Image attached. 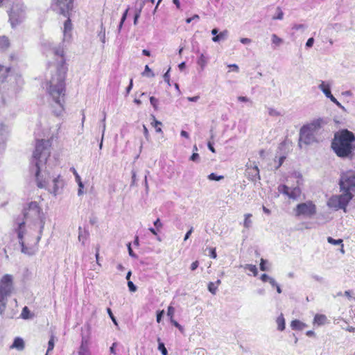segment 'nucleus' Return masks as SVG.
<instances>
[{
	"instance_id": "nucleus-46",
	"label": "nucleus",
	"mask_w": 355,
	"mask_h": 355,
	"mask_svg": "<svg viewBox=\"0 0 355 355\" xmlns=\"http://www.w3.org/2000/svg\"><path fill=\"white\" fill-rule=\"evenodd\" d=\"M306 28V25H304V24H295V25L293 26V29H295V30H296V31H298V30L304 31Z\"/></svg>"
},
{
	"instance_id": "nucleus-35",
	"label": "nucleus",
	"mask_w": 355,
	"mask_h": 355,
	"mask_svg": "<svg viewBox=\"0 0 355 355\" xmlns=\"http://www.w3.org/2000/svg\"><path fill=\"white\" fill-rule=\"evenodd\" d=\"M208 290L211 293L215 295L217 291V286H216L214 282H209L208 284Z\"/></svg>"
},
{
	"instance_id": "nucleus-3",
	"label": "nucleus",
	"mask_w": 355,
	"mask_h": 355,
	"mask_svg": "<svg viewBox=\"0 0 355 355\" xmlns=\"http://www.w3.org/2000/svg\"><path fill=\"white\" fill-rule=\"evenodd\" d=\"M42 215L43 214L41 209L36 202H30L28 207L24 209V216L26 220L30 218L33 220H40L41 222L40 235L35 238V241L33 243L28 242L26 244L23 239L25 230V222L21 221L18 223V226L15 230L17 234L19 243L21 247V251L25 254L31 256L35 254L37 250V244L41 239V234L44 225V222L42 219Z\"/></svg>"
},
{
	"instance_id": "nucleus-9",
	"label": "nucleus",
	"mask_w": 355,
	"mask_h": 355,
	"mask_svg": "<svg viewBox=\"0 0 355 355\" xmlns=\"http://www.w3.org/2000/svg\"><path fill=\"white\" fill-rule=\"evenodd\" d=\"M12 277L10 275H5L0 281V297L7 299V296L11 292Z\"/></svg>"
},
{
	"instance_id": "nucleus-4",
	"label": "nucleus",
	"mask_w": 355,
	"mask_h": 355,
	"mask_svg": "<svg viewBox=\"0 0 355 355\" xmlns=\"http://www.w3.org/2000/svg\"><path fill=\"white\" fill-rule=\"evenodd\" d=\"M331 148L336 155L343 159L352 160L355 156V135L347 129L334 134Z\"/></svg>"
},
{
	"instance_id": "nucleus-1",
	"label": "nucleus",
	"mask_w": 355,
	"mask_h": 355,
	"mask_svg": "<svg viewBox=\"0 0 355 355\" xmlns=\"http://www.w3.org/2000/svg\"><path fill=\"white\" fill-rule=\"evenodd\" d=\"M51 141L37 140L31 159V171L35 176L37 187L47 188L57 195L62 189L64 182L60 175H51L47 170L46 162L51 155Z\"/></svg>"
},
{
	"instance_id": "nucleus-63",
	"label": "nucleus",
	"mask_w": 355,
	"mask_h": 355,
	"mask_svg": "<svg viewBox=\"0 0 355 355\" xmlns=\"http://www.w3.org/2000/svg\"><path fill=\"white\" fill-rule=\"evenodd\" d=\"M311 277L313 279H315V281L319 282H322L323 279H324L323 277H322L320 276H318V275H312Z\"/></svg>"
},
{
	"instance_id": "nucleus-37",
	"label": "nucleus",
	"mask_w": 355,
	"mask_h": 355,
	"mask_svg": "<svg viewBox=\"0 0 355 355\" xmlns=\"http://www.w3.org/2000/svg\"><path fill=\"white\" fill-rule=\"evenodd\" d=\"M6 302L7 299L0 297V314H3L6 308Z\"/></svg>"
},
{
	"instance_id": "nucleus-25",
	"label": "nucleus",
	"mask_w": 355,
	"mask_h": 355,
	"mask_svg": "<svg viewBox=\"0 0 355 355\" xmlns=\"http://www.w3.org/2000/svg\"><path fill=\"white\" fill-rule=\"evenodd\" d=\"M327 320V317L324 315L317 314L314 317V322L319 325L323 324Z\"/></svg>"
},
{
	"instance_id": "nucleus-62",
	"label": "nucleus",
	"mask_w": 355,
	"mask_h": 355,
	"mask_svg": "<svg viewBox=\"0 0 355 355\" xmlns=\"http://www.w3.org/2000/svg\"><path fill=\"white\" fill-rule=\"evenodd\" d=\"M193 231V227H191L190 228V230L186 233L184 238V241H187L189 238V236L192 234Z\"/></svg>"
},
{
	"instance_id": "nucleus-45",
	"label": "nucleus",
	"mask_w": 355,
	"mask_h": 355,
	"mask_svg": "<svg viewBox=\"0 0 355 355\" xmlns=\"http://www.w3.org/2000/svg\"><path fill=\"white\" fill-rule=\"evenodd\" d=\"M150 104L153 105V107L157 110V103H158V100L155 98L154 96H151L150 98Z\"/></svg>"
},
{
	"instance_id": "nucleus-29",
	"label": "nucleus",
	"mask_w": 355,
	"mask_h": 355,
	"mask_svg": "<svg viewBox=\"0 0 355 355\" xmlns=\"http://www.w3.org/2000/svg\"><path fill=\"white\" fill-rule=\"evenodd\" d=\"M272 42L275 46H279L283 43V40L279 37L276 34L272 35Z\"/></svg>"
},
{
	"instance_id": "nucleus-41",
	"label": "nucleus",
	"mask_w": 355,
	"mask_h": 355,
	"mask_svg": "<svg viewBox=\"0 0 355 355\" xmlns=\"http://www.w3.org/2000/svg\"><path fill=\"white\" fill-rule=\"evenodd\" d=\"M277 15L274 16L272 17V19H280V20L282 19H283V16H284V13H283L282 9L279 7H278L277 8Z\"/></svg>"
},
{
	"instance_id": "nucleus-10",
	"label": "nucleus",
	"mask_w": 355,
	"mask_h": 355,
	"mask_svg": "<svg viewBox=\"0 0 355 355\" xmlns=\"http://www.w3.org/2000/svg\"><path fill=\"white\" fill-rule=\"evenodd\" d=\"M315 141V132L308 130L306 128L302 127L300 131L299 146L304 143L306 145L313 144Z\"/></svg>"
},
{
	"instance_id": "nucleus-11",
	"label": "nucleus",
	"mask_w": 355,
	"mask_h": 355,
	"mask_svg": "<svg viewBox=\"0 0 355 355\" xmlns=\"http://www.w3.org/2000/svg\"><path fill=\"white\" fill-rule=\"evenodd\" d=\"M67 17V19L64 23V28H63V41L69 42L71 38V31H72V24L71 21L69 18V15Z\"/></svg>"
},
{
	"instance_id": "nucleus-51",
	"label": "nucleus",
	"mask_w": 355,
	"mask_h": 355,
	"mask_svg": "<svg viewBox=\"0 0 355 355\" xmlns=\"http://www.w3.org/2000/svg\"><path fill=\"white\" fill-rule=\"evenodd\" d=\"M209 257L212 259H216L217 257L215 248H209Z\"/></svg>"
},
{
	"instance_id": "nucleus-61",
	"label": "nucleus",
	"mask_w": 355,
	"mask_h": 355,
	"mask_svg": "<svg viewBox=\"0 0 355 355\" xmlns=\"http://www.w3.org/2000/svg\"><path fill=\"white\" fill-rule=\"evenodd\" d=\"M240 42L243 44H249L251 43L252 40L249 38L243 37L241 38Z\"/></svg>"
},
{
	"instance_id": "nucleus-8",
	"label": "nucleus",
	"mask_w": 355,
	"mask_h": 355,
	"mask_svg": "<svg viewBox=\"0 0 355 355\" xmlns=\"http://www.w3.org/2000/svg\"><path fill=\"white\" fill-rule=\"evenodd\" d=\"M73 0H53L51 7L57 13L68 17L73 9Z\"/></svg>"
},
{
	"instance_id": "nucleus-7",
	"label": "nucleus",
	"mask_w": 355,
	"mask_h": 355,
	"mask_svg": "<svg viewBox=\"0 0 355 355\" xmlns=\"http://www.w3.org/2000/svg\"><path fill=\"white\" fill-rule=\"evenodd\" d=\"M340 190L354 191L355 189V171H348L340 175L339 181Z\"/></svg>"
},
{
	"instance_id": "nucleus-52",
	"label": "nucleus",
	"mask_w": 355,
	"mask_h": 355,
	"mask_svg": "<svg viewBox=\"0 0 355 355\" xmlns=\"http://www.w3.org/2000/svg\"><path fill=\"white\" fill-rule=\"evenodd\" d=\"M105 118H106V116H105V114H104V117L101 121L102 123V128H103V130H102V139H103V137H104V134H105V127H106V125H105Z\"/></svg>"
},
{
	"instance_id": "nucleus-32",
	"label": "nucleus",
	"mask_w": 355,
	"mask_h": 355,
	"mask_svg": "<svg viewBox=\"0 0 355 355\" xmlns=\"http://www.w3.org/2000/svg\"><path fill=\"white\" fill-rule=\"evenodd\" d=\"M142 75L146 76L147 77H154L155 76L154 73L149 68L148 65L145 66L144 71L142 73Z\"/></svg>"
},
{
	"instance_id": "nucleus-28",
	"label": "nucleus",
	"mask_w": 355,
	"mask_h": 355,
	"mask_svg": "<svg viewBox=\"0 0 355 355\" xmlns=\"http://www.w3.org/2000/svg\"><path fill=\"white\" fill-rule=\"evenodd\" d=\"M290 189H291L290 187H288V186H286L285 184H281L278 187L279 192H280L287 196H288Z\"/></svg>"
},
{
	"instance_id": "nucleus-48",
	"label": "nucleus",
	"mask_w": 355,
	"mask_h": 355,
	"mask_svg": "<svg viewBox=\"0 0 355 355\" xmlns=\"http://www.w3.org/2000/svg\"><path fill=\"white\" fill-rule=\"evenodd\" d=\"M128 286L131 292H135L137 291V286L130 280L128 282Z\"/></svg>"
},
{
	"instance_id": "nucleus-44",
	"label": "nucleus",
	"mask_w": 355,
	"mask_h": 355,
	"mask_svg": "<svg viewBox=\"0 0 355 355\" xmlns=\"http://www.w3.org/2000/svg\"><path fill=\"white\" fill-rule=\"evenodd\" d=\"M170 70H171V68H169L167 71L164 74L163 76V78H164V80L166 83H167L168 85V86H171V83H170V75H169V72H170Z\"/></svg>"
},
{
	"instance_id": "nucleus-50",
	"label": "nucleus",
	"mask_w": 355,
	"mask_h": 355,
	"mask_svg": "<svg viewBox=\"0 0 355 355\" xmlns=\"http://www.w3.org/2000/svg\"><path fill=\"white\" fill-rule=\"evenodd\" d=\"M268 114L269 115L272 116H277L280 115L279 112L273 108L268 109Z\"/></svg>"
},
{
	"instance_id": "nucleus-31",
	"label": "nucleus",
	"mask_w": 355,
	"mask_h": 355,
	"mask_svg": "<svg viewBox=\"0 0 355 355\" xmlns=\"http://www.w3.org/2000/svg\"><path fill=\"white\" fill-rule=\"evenodd\" d=\"M9 40L6 36H2L0 37V45L3 47L7 48L9 46Z\"/></svg>"
},
{
	"instance_id": "nucleus-60",
	"label": "nucleus",
	"mask_w": 355,
	"mask_h": 355,
	"mask_svg": "<svg viewBox=\"0 0 355 355\" xmlns=\"http://www.w3.org/2000/svg\"><path fill=\"white\" fill-rule=\"evenodd\" d=\"M271 278L272 277H269L267 274H263L261 276V279L263 282H269L270 279H271Z\"/></svg>"
},
{
	"instance_id": "nucleus-26",
	"label": "nucleus",
	"mask_w": 355,
	"mask_h": 355,
	"mask_svg": "<svg viewBox=\"0 0 355 355\" xmlns=\"http://www.w3.org/2000/svg\"><path fill=\"white\" fill-rule=\"evenodd\" d=\"M158 350H159L162 355H168V351L165 347L164 343L161 341L160 338H157Z\"/></svg>"
},
{
	"instance_id": "nucleus-15",
	"label": "nucleus",
	"mask_w": 355,
	"mask_h": 355,
	"mask_svg": "<svg viewBox=\"0 0 355 355\" xmlns=\"http://www.w3.org/2000/svg\"><path fill=\"white\" fill-rule=\"evenodd\" d=\"M9 128L5 125H0V143L3 144L8 139Z\"/></svg>"
},
{
	"instance_id": "nucleus-58",
	"label": "nucleus",
	"mask_w": 355,
	"mask_h": 355,
	"mask_svg": "<svg viewBox=\"0 0 355 355\" xmlns=\"http://www.w3.org/2000/svg\"><path fill=\"white\" fill-rule=\"evenodd\" d=\"M143 130H144V137L145 138L148 140L149 139V137H150V135H149V132H148V130L146 128V126L145 125H143Z\"/></svg>"
},
{
	"instance_id": "nucleus-19",
	"label": "nucleus",
	"mask_w": 355,
	"mask_h": 355,
	"mask_svg": "<svg viewBox=\"0 0 355 355\" xmlns=\"http://www.w3.org/2000/svg\"><path fill=\"white\" fill-rule=\"evenodd\" d=\"M11 348H15L18 350H22L24 348V342L21 338H16L14 340Z\"/></svg>"
},
{
	"instance_id": "nucleus-39",
	"label": "nucleus",
	"mask_w": 355,
	"mask_h": 355,
	"mask_svg": "<svg viewBox=\"0 0 355 355\" xmlns=\"http://www.w3.org/2000/svg\"><path fill=\"white\" fill-rule=\"evenodd\" d=\"M327 241L331 243V244H333V245H340V244H342L343 243V240L342 239H334L331 237H328L327 238Z\"/></svg>"
},
{
	"instance_id": "nucleus-2",
	"label": "nucleus",
	"mask_w": 355,
	"mask_h": 355,
	"mask_svg": "<svg viewBox=\"0 0 355 355\" xmlns=\"http://www.w3.org/2000/svg\"><path fill=\"white\" fill-rule=\"evenodd\" d=\"M52 53L58 57L57 71L49 82L47 83V88L49 95L53 98L55 103L59 106L60 110L56 115H60L63 110L64 98L65 96V76L67 67L64 66V49L62 46H56L52 49Z\"/></svg>"
},
{
	"instance_id": "nucleus-13",
	"label": "nucleus",
	"mask_w": 355,
	"mask_h": 355,
	"mask_svg": "<svg viewBox=\"0 0 355 355\" xmlns=\"http://www.w3.org/2000/svg\"><path fill=\"white\" fill-rule=\"evenodd\" d=\"M247 173L252 180H256L260 179L259 170L257 165H249L247 164Z\"/></svg>"
},
{
	"instance_id": "nucleus-56",
	"label": "nucleus",
	"mask_w": 355,
	"mask_h": 355,
	"mask_svg": "<svg viewBox=\"0 0 355 355\" xmlns=\"http://www.w3.org/2000/svg\"><path fill=\"white\" fill-rule=\"evenodd\" d=\"M313 43H314V39L313 37H311V38L308 39V40L306 43V46L307 48H311L313 46Z\"/></svg>"
},
{
	"instance_id": "nucleus-33",
	"label": "nucleus",
	"mask_w": 355,
	"mask_h": 355,
	"mask_svg": "<svg viewBox=\"0 0 355 355\" xmlns=\"http://www.w3.org/2000/svg\"><path fill=\"white\" fill-rule=\"evenodd\" d=\"M208 178L210 180H215V181H219L224 178L223 175H218L214 173H211L208 175Z\"/></svg>"
},
{
	"instance_id": "nucleus-38",
	"label": "nucleus",
	"mask_w": 355,
	"mask_h": 355,
	"mask_svg": "<svg viewBox=\"0 0 355 355\" xmlns=\"http://www.w3.org/2000/svg\"><path fill=\"white\" fill-rule=\"evenodd\" d=\"M128 12V9H126L125 11L124 12V13L122 15V17L121 19V21H120L119 27H118L119 32L121 31V28L123 26V24L125 20L126 19Z\"/></svg>"
},
{
	"instance_id": "nucleus-57",
	"label": "nucleus",
	"mask_w": 355,
	"mask_h": 355,
	"mask_svg": "<svg viewBox=\"0 0 355 355\" xmlns=\"http://www.w3.org/2000/svg\"><path fill=\"white\" fill-rule=\"evenodd\" d=\"M171 320V322L177 328H178L180 331H182L183 328L177 322L175 321V320L171 319L170 320Z\"/></svg>"
},
{
	"instance_id": "nucleus-21",
	"label": "nucleus",
	"mask_w": 355,
	"mask_h": 355,
	"mask_svg": "<svg viewBox=\"0 0 355 355\" xmlns=\"http://www.w3.org/2000/svg\"><path fill=\"white\" fill-rule=\"evenodd\" d=\"M89 233L87 230H83L81 227L78 228V241H81L83 244H85V241L87 240Z\"/></svg>"
},
{
	"instance_id": "nucleus-59",
	"label": "nucleus",
	"mask_w": 355,
	"mask_h": 355,
	"mask_svg": "<svg viewBox=\"0 0 355 355\" xmlns=\"http://www.w3.org/2000/svg\"><path fill=\"white\" fill-rule=\"evenodd\" d=\"M164 310L157 312V322L158 323H159L161 322V320H162V316L164 315Z\"/></svg>"
},
{
	"instance_id": "nucleus-18",
	"label": "nucleus",
	"mask_w": 355,
	"mask_h": 355,
	"mask_svg": "<svg viewBox=\"0 0 355 355\" xmlns=\"http://www.w3.org/2000/svg\"><path fill=\"white\" fill-rule=\"evenodd\" d=\"M318 88L324 93L327 98L331 94L329 84H327L324 81H322L319 85Z\"/></svg>"
},
{
	"instance_id": "nucleus-22",
	"label": "nucleus",
	"mask_w": 355,
	"mask_h": 355,
	"mask_svg": "<svg viewBox=\"0 0 355 355\" xmlns=\"http://www.w3.org/2000/svg\"><path fill=\"white\" fill-rule=\"evenodd\" d=\"M291 326L293 329L302 330L306 324L298 320H295L291 322Z\"/></svg>"
},
{
	"instance_id": "nucleus-24",
	"label": "nucleus",
	"mask_w": 355,
	"mask_h": 355,
	"mask_svg": "<svg viewBox=\"0 0 355 355\" xmlns=\"http://www.w3.org/2000/svg\"><path fill=\"white\" fill-rule=\"evenodd\" d=\"M197 63L200 66L201 70H203L207 63V58L204 55V54L201 53L197 60Z\"/></svg>"
},
{
	"instance_id": "nucleus-17",
	"label": "nucleus",
	"mask_w": 355,
	"mask_h": 355,
	"mask_svg": "<svg viewBox=\"0 0 355 355\" xmlns=\"http://www.w3.org/2000/svg\"><path fill=\"white\" fill-rule=\"evenodd\" d=\"M320 125L321 120L317 119L308 125H303V127L306 128L308 130H311L313 132H315L320 128Z\"/></svg>"
},
{
	"instance_id": "nucleus-53",
	"label": "nucleus",
	"mask_w": 355,
	"mask_h": 355,
	"mask_svg": "<svg viewBox=\"0 0 355 355\" xmlns=\"http://www.w3.org/2000/svg\"><path fill=\"white\" fill-rule=\"evenodd\" d=\"M107 313L109 314L110 318L112 319V322L116 324L117 325V322H116V318L114 316L111 309L110 308H107Z\"/></svg>"
},
{
	"instance_id": "nucleus-42",
	"label": "nucleus",
	"mask_w": 355,
	"mask_h": 355,
	"mask_svg": "<svg viewBox=\"0 0 355 355\" xmlns=\"http://www.w3.org/2000/svg\"><path fill=\"white\" fill-rule=\"evenodd\" d=\"M267 263V261L266 259H263V258L261 259V263H260V270L262 271H268L269 270V268L266 266V263Z\"/></svg>"
},
{
	"instance_id": "nucleus-43",
	"label": "nucleus",
	"mask_w": 355,
	"mask_h": 355,
	"mask_svg": "<svg viewBox=\"0 0 355 355\" xmlns=\"http://www.w3.org/2000/svg\"><path fill=\"white\" fill-rule=\"evenodd\" d=\"M175 313V309L172 306H169L167 310V315L170 318V320L173 319Z\"/></svg>"
},
{
	"instance_id": "nucleus-14",
	"label": "nucleus",
	"mask_w": 355,
	"mask_h": 355,
	"mask_svg": "<svg viewBox=\"0 0 355 355\" xmlns=\"http://www.w3.org/2000/svg\"><path fill=\"white\" fill-rule=\"evenodd\" d=\"M327 205L330 208H334L336 210L338 209H343V207L341 206L340 201L338 196H334L329 198L327 202Z\"/></svg>"
},
{
	"instance_id": "nucleus-36",
	"label": "nucleus",
	"mask_w": 355,
	"mask_h": 355,
	"mask_svg": "<svg viewBox=\"0 0 355 355\" xmlns=\"http://www.w3.org/2000/svg\"><path fill=\"white\" fill-rule=\"evenodd\" d=\"M29 314L30 311L28 308L27 306L24 307L21 313V318L24 319H28L30 318Z\"/></svg>"
},
{
	"instance_id": "nucleus-27",
	"label": "nucleus",
	"mask_w": 355,
	"mask_h": 355,
	"mask_svg": "<svg viewBox=\"0 0 355 355\" xmlns=\"http://www.w3.org/2000/svg\"><path fill=\"white\" fill-rule=\"evenodd\" d=\"M252 217L251 214H245V220L243 222V225L245 228H250L252 225V220L250 218Z\"/></svg>"
},
{
	"instance_id": "nucleus-20",
	"label": "nucleus",
	"mask_w": 355,
	"mask_h": 355,
	"mask_svg": "<svg viewBox=\"0 0 355 355\" xmlns=\"http://www.w3.org/2000/svg\"><path fill=\"white\" fill-rule=\"evenodd\" d=\"M228 36V31L227 30H225L222 32H220L219 34H218L216 36H214L212 38V40L214 42H218L221 40H225L227 38Z\"/></svg>"
},
{
	"instance_id": "nucleus-16",
	"label": "nucleus",
	"mask_w": 355,
	"mask_h": 355,
	"mask_svg": "<svg viewBox=\"0 0 355 355\" xmlns=\"http://www.w3.org/2000/svg\"><path fill=\"white\" fill-rule=\"evenodd\" d=\"M302 193V191L298 187L291 188L289 191L288 198L293 200H297Z\"/></svg>"
},
{
	"instance_id": "nucleus-40",
	"label": "nucleus",
	"mask_w": 355,
	"mask_h": 355,
	"mask_svg": "<svg viewBox=\"0 0 355 355\" xmlns=\"http://www.w3.org/2000/svg\"><path fill=\"white\" fill-rule=\"evenodd\" d=\"M53 347H54V337L52 336L48 343V349H47L46 355H47L50 351L53 350Z\"/></svg>"
},
{
	"instance_id": "nucleus-64",
	"label": "nucleus",
	"mask_w": 355,
	"mask_h": 355,
	"mask_svg": "<svg viewBox=\"0 0 355 355\" xmlns=\"http://www.w3.org/2000/svg\"><path fill=\"white\" fill-rule=\"evenodd\" d=\"M199 263L198 261L193 262L191 265V270H195L198 267Z\"/></svg>"
},
{
	"instance_id": "nucleus-12",
	"label": "nucleus",
	"mask_w": 355,
	"mask_h": 355,
	"mask_svg": "<svg viewBox=\"0 0 355 355\" xmlns=\"http://www.w3.org/2000/svg\"><path fill=\"white\" fill-rule=\"evenodd\" d=\"M343 193L338 196L339 200L340 201L341 206L343 207L344 211H346V207L352 199L353 195L349 191L341 190Z\"/></svg>"
},
{
	"instance_id": "nucleus-47",
	"label": "nucleus",
	"mask_w": 355,
	"mask_h": 355,
	"mask_svg": "<svg viewBox=\"0 0 355 355\" xmlns=\"http://www.w3.org/2000/svg\"><path fill=\"white\" fill-rule=\"evenodd\" d=\"M141 12V8H140L139 10H136V12H135V17H134V24L135 25H137V21L140 16Z\"/></svg>"
},
{
	"instance_id": "nucleus-49",
	"label": "nucleus",
	"mask_w": 355,
	"mask_h": 355,
	"mask_svg": "<svg viewBox=\"0 0 355 355\" xmlns=\"http://www.w3.org/2000/svg\"><path fill=\"white\" fill-rule=\"evenodd\" d=\"M127 247H128L129 255L131 257L137 258V255L134 253V252H133V250H132V249L131 248V243H128Z\"/></svg>"
},
{
	"instance_id": "nucleus-6",
	"label": "nucleus",
	"mask_w": 355,
	"mask_h": 355,
	"mask_svg": "<svg viewBox=\"0 0 355 355\" xmlns=\"http://www.w3.org/2000/svg\"><path fill=\"white\" fill-rule=\"evenodd\" d=\"M296 217L311 218L316 213V206L311 200L298 204L294 209Z\"/></svg>"
},
{
	"instance_id": "nucleus-5",
	"label": "nucleus",
	"mask_w": 355,
	"mask_h": 355,
	"mask_svg": "<svg viewBox=\"0 0 355 355\" xmlns=\"http://www.w3.org/2000/svg\"><path fill=\"white\" fill-rule=\"evenodd\" d=\"M26 17L25 7L22 3H17L12 6L9 12V20L12 28L21 23Z\"/></svg>"
},
{
	"instance_id": "nucleus-30",
	"label": "nucleus",
	"mask_w": 355,
	"mask_h": 355,
	"mask_svg": "<svg viewBox=\"0 0 355 355\" xmlns=\"http://www.w3.org/2000/svg\"><path fill=\"white\" fill-rule=\"evenodd\" d=\"M245 269L249 270L250 272H252L254 275V276H257L258 274L257 268L256 266L252 264H245L244 266Z\"/></svg>"
},
{
	"instance_id": "nucleus-23",
	"label": "nucleus",
	"mask_w": 355,
	"mask_h": 355,
	"mask_svg": "<svg viewBox=\"0 0 355 355\" xmlns=\"http://www.w3.org/2000/svg\"><path fill=\"white\" fill-rule=\"evenodd\" d=\"M276 322L277 324V329L279 331H283L285 329V320L283 316V314H281L276 320Z\"/></svg>"
},
{
	"instance_id": "nucleus-55",
	"label": "nucleus",
	"mask_w": 355,
	"mask_h": 355,
	"mask_svg": "<svg viewBox=\"0 0 355 355\" xmlns=\"http://www.w3.org/2000/svg\"><path fill=\"white\" fill-rule=\"evenodd\" d=\"M190 159L193 162H198L199 155L197 153H193L191 156Z\"/></svg>"
},
{
	"instance_id": "nucleus-54",
	"label": "nucleus",
	"mask_w": 355,
	"mask_h": 355,
	"mask_svg": "<svg viewBox=\"0 0 355 355\" xmlns=\"http://www.w3.org/2000/svg\"><path fill=\"white\" fill-rule=\"evenodd\" d=\"M238 101L240 102H245V103H252V101L250 99L246 96H239L237 98Z\"/></svg>"
},
{
	"instance_id": "nucleus-34",
	"label": "nucleus",
	"mask_w": 355,
	"mask_h": 355,
	"mask_svg": "<svg viewBox=\"0 0 355 355\" xmlns=\"http://www.w3.org/2000/svg\"><path fill=\"white\" fill-rule=\"evenodd\" d=\"M10 68L5 67L4 66L0 65V77H3L2 81L5 79V73H8L10 71Z\"/></svg>"
}]
</instances>
